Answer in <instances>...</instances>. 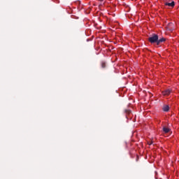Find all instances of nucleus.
<instances>
[{"instance_id": "1", "label": "nucleus", "mask_w": 179, "mask_h": 179, "mask_svg": "<svg viewBox=\"0 0 179 179\" xmlns=\"http://www.w3.org/2000/svg\"><path fill=\"white\" fill-rule=\"evenodd\" d=\"M159 40V36L157 34H152L151 36H150L148 38V41L151 43V44H157V41Z\"/></svg>"}, {"instance_id": "2", "label": "nucleus", "mask_w": 179, "mask_h": 179, "mask_svg": "<svg viewBox=\"0 0 179 179\" xmlns=\"http://www.w3.org/2000/svg\"><path fill=\"white\" fill-rule=\"evenodd\" d=\"M165 5L166 6H171V8H174V6H176V3L173 1L171 3L166 2Z\"/></svg>"}, {"instance_id": "3", "label": "nucleus", "mask_w": 179, "mask_h": 179, "mask_svg": "<svg viewBox=\"0 0 179 179\" xmlns=\"http://www.w3.org/2000/svg\"><path fill=\"white\" fill-rule=\"evenodd\" d=\"M170 93H171V91L169 89L166 90L165 91L162 92V94H164V96H169V94H170Z\"/></svg>"}, {"instance_id": "4", "label": "nucleus", "mask_w": 179, "mask_h": 179, "mask_svg": "<svg viewBox=\"0 0 179 179\" xmlns=\"http://www.w3.org/2000/svg\"><path fill=\"white\" fill-rule=\"evenodd\" d=\"M164 41H166V38H164L158 39L157 45H160V44H162V43H164Z\"/></svg>"}, {"instance_id": "5", "label": "nucleus", "mask_w": 179, "mask_h": 179, "mask_svg": "<svg viewBox=\"0 0 179 179\" xmlns=\"http://www.w3.org/2000/svg\"><path fill=\"white\" fill-rule=\"evenodd\" d=\"M163 131H164L165 134H169V132H170V129L167 127H163Z\"/></svg>"}, {"instance_id": "6", "label": "nucleus", "mask_w": 179, "mask_h": 179, "mask_svg": "<svg viewBox=\"0 0 179 179\" xmlns=\"http://www.w3.org/2000/svg\"><path fill=\"white\" fill-rule=\"evenodd\" d=\"M101 68H103V69H104L106 68V66H107V64H106L105 62H101Z\"/></svg>"}, {"instance_id": "7", "label": "nucleus", "mask_w": 179, "mask_h": 179, "mask_svg": "<svg viewBox=\"0 0 179 179\" xmlns=\"http://www.w3.org/2000/svg\"><path fill=\"white\" fill-rule=\"evenodd\" d=\"M169 110H170V108L169 107V106H165L163 108V110L165 111V112L169 111Z\"/></svg>"}, {"instance_id": "8", "label": "nucleus", "mask_w": 179, "mask_h": 179, "mask_svg": "<svg viewBox=\"0 0 179 179\" xmlns=\"http://www.w3.org/2000/svg\"><path fill=\"white\" fill-rule=\"evenodd\" d=\"M124 113H125V114L129 115V114H131V110L125 109Z\"/></svg>"}, {"instance_id": "9", "label": "nucleus", "mask_w": 179, "mask_h": 179, "mask_svg": "<svg viewBox=\"0 0 179 179\" xmlns=\"http://www.w3.org/2000/svg\"><path fill=\"white\" fill-rule=\"evenodd\" d=\"M171 24H169V26H171Z\"/></svg>"}, {"instance_id": "10", "label": "nucleus", "mask_w": 179, "mask_h": 179, "mask_svg": "<svg viewBox=\"0 0 179 179\" xmlns=\"http://www.w3.org/2000/svg\"><path fill=\"white\" fill-rule=\"evenodd\" d=\"M149 145H152V143H149Z\"/></svg>"}, {"instance_id": "11", "label": "nucleus", "mask_w": 179, "mask_h": 179, "mask_svg": "<svg viewBox=\"0 0 179 179\" xmlns=\"http://www.w3.org/2000/svg\"><path fill=\"white\" fill-rule=\"evenodd\" d=\"M100 1H103V0H100Z\"/></svg>"}]
</instances>
